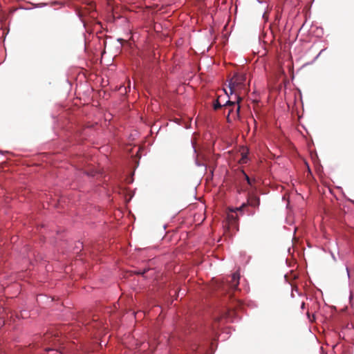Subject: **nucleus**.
Masks as SVG:
<instances>
[{
	"mask_svg": "<svg viewBox=\"0 0 354 354\" xmlns=\"http://www.w3.org/2000/svg\"><path fill=\"white\" fill-rule=\"evenodd\" d=\"M239 274L237 272L233 273L232 275L227 277L225 281L223 282V288H229L230 290H236L239 284Z\"/></svg>",
	"mask_w": 354,
	"mask_h": 354,
	"instance_id": "nucleus-3",
	"label": "nucleus"
},
{
	"mask_svg": "<svg viewBox=\"0 0 354 354\" xmlns=\"http://www.w3.org/2000/svg\"><path fill=\"white\" fill-rule=\"evenodd\" d=\"M245 204L254 207H258L260 204V199L254 195H250L248 197V203Z\"/></svg>",
	"mask_w": 354,
	"mask_h": 354,
	"instance_id": "nucleus-4",
	"label": "nucleus"
},
{
	"mask_svg": "<svg viewBox=\"0 0 354 354\" xmlns=\"http://www.w3.org/2000/svg\"><path fill=\"white\" fill-rule=\"evenodd\" d=\"M241 173L243 174L245 180L247 181L248 184L251 183V178L245 174L244 171H242Z\"/></svg>",
	"mask_w": 354,
	"mask_h": 354,
	"instance_id": "nucleus-7",
	"label": "nucleus"
},
{
	"mask_svg": "<svg viewBox=\"0 0 354 354\" xmlns=\"http://www.w3.org/2000/svg\"><path fill=\"white\" fill-rule=\"evenodd\" d=\"M255 183H256L255 179H251V183L248 184V185H250L251 187H253L254 186Z\"/></svg>",
	"mask_w": 354,
	"mask_h": 354,
	"instance_id": "nucleus-9",
	"label": "nucleus"
},
{
	"mask_svg": "<svg viewBox=\"0 0 354 354\" xmlns=\"http://www.w3.org/2000/svg\"><path fill=\"white\" fill-rule=\"evenodd\" d=\"M247 206L245 203H243L239 207L230 208L227 212V219L229 225L234 228L238 227L239 215L238 212L241 213L243 209Z\"/></svg>",
	"mask_w": 354,
	"mask_h": 354,
	"instance_id": "nucleus-2",
	"label": "nucleus"
},
{
	"mask_svg": "<svg viewBox=\"0 0 354 354\" xmlns=\"http://www.w3.org/2000/svg\"><path fill=\"white\" fill-rule=\"evenodd\" d=\"M246 80V75L244 73H235L229 82V88L230 93H235L236 95L237 101L239 104L242 98L240 95L242 94V91L246 92V88L245 82Z\"/></svg>",
	"mask_w": 354,
	"mask_h": 354,
	"instance_id": "nucleus-1",
	"label": "nucleus"
},
{
	"mask_svg": "<svg viewBox=\"0 0 354 354\" xmlns=\"http://www.w3.org/2000/svg\"><path fill=\"white\" fill-rule=\"evenodd\" d=\"M146 272V270H145L142 272H138V274H143Z\"/></svg>",
	"mask_w": 354,
	"mask_h": 354,
	"instance_id": "nucleus-13",
	"label": "nucleus"
},
{
	"mask_svg": "<svg viewBox=\"0 0 354 354\" xmlns=\"http://www.w3.org/2000/svg\"><path fill=\"white\" fill-rule=\"evenodd\" d=\"M222 105L221 104V103L219 102V100L218 99H217L214 103V110H217L220 108H221Z\"/></svg>",
	"mask_w": 354,
	"mask_h": 354,
	"instance_id": "nucleus-6",
	"label": "nucleus"
},
{
	"mask_svg": "<svg viewBox=\"0 0 354 354\" xmlns=\"http://www.w3.org/2000/svg\"><path fill=\"white\" fill-rule=\"evenodd\" d=\"M235 104V102H232V101H230V100H228L223 106H234Z\"/></svg>",
	"mask_w": 354,
	"mask_h": 354,
	"instance_id": "nucleus-8",
	"label": "nucleus"
},
{
	"mask_svg": "<svg viewBox=\"0 0 354 354\" xmlns=\"http://www.w3.org/2000/svg\"><path fill=\"white\" fill-rule=\"evenodd\" d=\"M4 324V321L0 318V328Z\"/></svg>",
	"mask_w": 354,
	"mask_h": 354,
	"instance_id": "nucleus-11",
	"label": "nucleus"
},
{
	"mask_svg": "<svg viewBox=\"0 0 354 354\" xmlns=\"http://www.w3.org/2000/svg\"><path fill=\"white\" fill-rule=\"evenodd\" d=\"M304 306H305V303H304V302H303V303H302V304H301V308H304Z\"/></svg>",
	"mask_w": 354,
	"mask_h": 354,
	"instance_id": "nucleus-14",
	"label": "nucleus"
},
{
	"mask_svg": "<svg viewBox=\"0 0 354 354\" xmlns=\"http://www.w3.org/2000/svg\"><path fill=\"white\" fill-rule=\"evenodd\" d=\"M232 111V110L230 109L229 111V112H228V114H227V120L228 122H230V115L231 114Z\"/></svg>",
	"mask_w": 354,
	"mask_h": 354,
	"instance_id": "nucleus-10",
	"label": "nucleus"
},
{
	"mask_svg": "<svg viewBox=\"0 0 354 354\" xmlns=\"http://www.w3.org/2000/svg\"><path fill=\"white\" fill-rule=\"evenodd\" d=\"M241 155H242V157H241V160H239V162L241 164H245L248 162V153L242 152Z\"/></svg>",
	"mask_w": 354,
	"mask_h": 354,
	"instance_id": "nucleus-5",
	"label": "nucleus"
},
{
	"mask_svg": "<svg viewBox=\"0 0 354 354\" xmlns=\"http://www.w3.org/2000/svg\"><path fill=\"white\" fill-rule=\"evenodd\" d=\"M239 111H240V106L239 105V106H237V109H236V115H239Z\"/></svg>",
	"mask_w": 354,
	"mask_h": 354,
	"instance_id": "nucleus-12",
	"label": "nucleus"
}]
</instances>
